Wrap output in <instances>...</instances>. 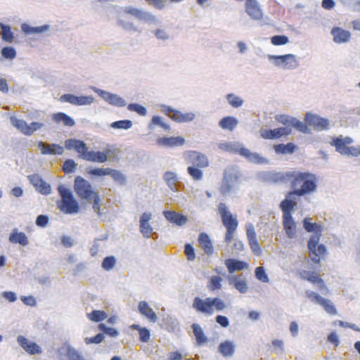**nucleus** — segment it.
<instances>
[{
  "label": "nucleus",
  "mask_w": 360,
  "mask_h": 360,
  "mask_svg": "<svg viewBox=\"0 0 360 360\" xmlns=\"http://www.w3.org/2000/svg\"><path fill=\"white\" fill-rule=\"evenodd\" d=\"M65 147L68 150H75L80 158L92 162H105L110 152L109 149H105L103 151L89 150L83 141L73 139L66 140Z\"/></svg>",
  "instance_id": "3"
},
{
  "label": "nucleus",
  "mask_w": 360,
  "mask_h": 360,
  "mask_svg": "<svg viewBox=\"0 0 360 360\" xmlns=\"http://www.w3.org/2000/svg\"><path fill=\"white\" fill-rule=\"evenodd\" d=\"M225 265L230 274H232L236 271H240L247 269L248 267V265L246 262L234 259H226Z\"/></svg>",
  "instance_id": "30"
},
{
  "label": "nucleus",
  "mask_w": 360,
  "mask_h": 360,
  "mask_svg": "<svg viewBox=\"0 0 360 360\" xmlns=\"http://www.w3.org/2000/svg\"><path fill=\"white\" fill-rule=\"evenodd\" d=\"M230 283H233L234 287L241 293H245L248 290V285L245 279L233 276L230 278Z\"/></svg>",
  "instance_id": "39"
},
{
  "label": "nucleus",
  "mask_w": 360,
  "mask_h": 360,
  "mask_svg": "<svg viewBox=\"0 0 360 360\" xmlns=\"http://www.w3.org/2000/svg\"><path fill=\"white\" fill-rule=\"evenodd\" d=\"M218 211L221 216L222 224L226 228L224 242L229 244L233 240L235 233L238 226V221L236 216H233L223 202L219 204Z\"/></svg>",
  "instance_id": "6"
},
{
  "label": "nucleus",
  "mask_w": 360,
  "mask_h": 360,
  "mask_svg": "<svg viewBox=\"0 0 360 360\" xmlns=\"http://www.w3.org/2000/svg\"><path fill=\"white\" fill-rule=\"evenodd\" d=\"M218 349L223 356L229 357L233 355L235 352V345L233 342L226 340L219 344Z\"/></svg>",
  "instance_id": "31"
},
{
  "label": "nucleus",
  "mask_w": 360,
  "mask_h": 360,
  "mask_svg": "<svg viewBox=\"0 0 360 360\" xmlns=\"http://www.w3.org/2000/svg\"><path fill=\"white\" fill-rule=\"evenodd\" d=\"M164 179L166 181L167 184L172 189H173V187L174 186V185L177 181V176L173 172H167L164 174Z\"/></svg>",
  "instance_id": "49"
},
{
  "label": "nucleus",
  "mask_w": 360,
  "mask_h": 360,
  "mask_svg": "<svg viewBox=\"0 0 360 360\" xmlns=\"http://www.w3.org/2000/svg\"><path fill=\"white\" fill-rule=\"evenodd\" d=\"M238 153L245 157L248 160L251 162L257 163V164H263L266 162L265 158L261 157L257 153H252L250 150L245 148H241L238 150Z\"/></svg>",
  "instance_id": "28"
},
{
  "label": "nucleus",
  "mask_w": 360,
  "mask_h": 360,
  "mask_svg": "<svg viewBox=\"0 0 360 360\" xmlns=\"http://www.w3.org/2000/svg\"><path fill=\"white\" fill-rule=\"evenodd\" d=\"M288 37L285 35H275L271 38V42L274 46H281L288 43Z\"/></svg>",
  "instance_id": "51"
},
{
  "label": "nucleus",
  "mask_w": 360,
  "mask_h": 360,
  "mask_svg": "<svg viewBox=\"0 0 360 360\" xmlns=\"http://www.w3.org/2000/svg\"><path fill=\"white\" fill-rule=\"evenodd\" d=\"M305 294L307 298L320 304L328 314L331 315L337 314V309L330 300L322 297L318 293L311 290H307Z\"/></svg>",
  "instance_id": "9"
},
{
  "label": "nucleus",
  "mask_w": 360,
  "mask_h": 360,
  "mask_svg": "<svg viewBox=\"0 0 360 360\" xmlns=\"http://www.w3.org/2000/svg\"><path fill=\"white\" fill-rule=\"evenodd\" d=\"M238 124L236 118L227 116L223 117L219 122V126L224 130L233 131Z\"/></svg>",
  "instance_id": "32"
},
{
  "label": "nucleus",
  "mask_w": 360,
  "mask_h": 360,
  "mask_svg": "<svg viewBox=\"0 0 360 360\" xmlns=\"http://www.w3.org/2000/svg\"><path fill=\"white\" fill-rule=\"evenodd\" d=\"M271 179L274 183H288L291 191L288 196L302 197L316 191L318 188V176L309 171L291 170L285 172L272 174Z\"/></svg>",
  "instance_id": "1"
},
{
  "label": "nucleus",
  "mask_w": 360,
  "mask_h": 360,
  "mask_svg": "<svg viewBox=\"0 0 360 360\" xmlns=\"http://www.w3.org/2000/svg\"><path fill=\"white\" fill-rule=\"evenodd\" d=\"M255 276L258 280H259L264 283L269 282V277H268L267 274H266L264 267H262V266H259V267L256 268Z\"/></svg>",
  "instance_id": "54"
},
{
  "label": "nucleus",
  "mask_w": 360,
  "mask_h": 360,
  "mask_svg": "<svg viewBox=\"0 0 360 360\" xmlns=\"http://www.w3.org/2000/svg\"><path fill=\"white\" fill-rule=\"evenodd\" d=\"M200 169L201 168L198 167L189 166L187 168V172L193 180L200 181L203 178V172Z\"/></svg>",
  "instance_id": "43"
},
{
  "label": "nucleus",
  "mask_w": 360,
  "mask_h": 360,
  "mask_svg": "<svg viewBox=\"0 0 360 360\" xmlns=\"http://www.w3.org/2000/svg\"><path fill=\"white\" fill-rule=\"evenodd\" d=\"M187 161L188 163L192 165L191 166L200 168H205L209 165V160L207 158L205 155L197 151L189 152L187 157Z\"/></svg>",
  "instance_id": "14"
},
{
  "label": "nucleus",
  "mask_w": 360,
  "mask_h": 360,
  "mask_svg": "<svg viewBox=\"0 0 360 360\" xmlns=\"http://www.w3.org/2000/svg\"><path fill=\"white\" fill-rule=\"evenodd\" d=\"M191 327L193 328V334L195 337L197 343L199 345H201L207 342V338L205 335L202 328L197 323H193Z\"/></svg>",
  "instance_id": "38"
},
{
  "label": "nucleus",
  "mask_w": 360,
  "mask_h": 360,
  "mask_svg": "<svg viewBox=\"0 0 360 360\" xmlns=\"http://www.w3.org/2000/svg\"><path fill=\"white\" fill-rule=\"evenodd\" d=\"M291 124V127H294L295 129H297L298 131L301 132L307 133L309 131L307 124L295 118L292 119Z\"/></svg>",
  "instance_id": "55"
},
{
  "label": "nucleus",
  "mask_w": 360,
  "mask_h": 360,
  "mask_svg": "<svg viewBox=\"0 0 360 360\" xmlns=\"http://www.w3.org/2000/svg\"><path fill=\"white\" fill-rule=\"evenodd\" d=\"M129 328L131 329L138 330L139 335V340L141 342H148L150 340V333L147 328L141 327L139 324H132Z\"/></svg>",
  "instance_id": "35"
},
{
  "label": "nucleus",
  "mask_w": 360,
  "mask_h": 360,
  "mask_svg": "<svg viewBox=\"0 0 360 360\" xmlns=\"http://www.w3.org/2000/svg\"><path fill=\"white\" fill-rule=\"evenodd\" d=\"M9 240L12 243H18L22 246L28 244V239L23 232L13 231L9 236Z\"/></svg>",
  "instance_id": "36"
},
{
  "label": "nucleus",
  "mask_w": 360,
  "mask_h": 360,
  "mask_svg": "<svg viewBox=\"0 0 360 360\" xmlns=\"http://www.w3.org/2000/svg\"><path fill=\"white\" fill-rule=\"evenodd\" d=\"M110 127L114 129H128L132 127V122L129 120H119L112 122Z\"/></svg>",
  "instance_id": "47"
},
{
  "label": "nucleus",
  "mask_w": 360,
  "mask_h": 360,
  "mask_svg": "<svg viewBox=\"0 0 360 360\" xmlns=\"http://www.w3.org/2000/svg\"><path fill=\"white\" fill-rule=\"evenodd\" d=\"M21 29L26 34H39L46 31L49 29V25H44L39 27H31L27 24H22Z\"/></svg>",
  "instance_id": "41"
},
{
  "label": "nucleus",
  "mask_w": 360,
  "mask_h": 360,
  "mask_svg": "<svg viewBox=\"0 0 360 360\" xmlns=\"http://www.w3.org/2000/svg\"><path fill=\"white\" fill-rule=\"evenodd\" d=\"M221 281L222 278L220 276H213L210 278L207 287L210 290L212 291L219 290L221 288Z\"/></svg>",
  "instance_id": "45"
},
{
  "label": "nucleus",
  "mask_w": 360,
  "mask_h": 360,
  "mask_svg": "<svg viewBox=\"0 0 360 360\" xmlns=\"http://www.w3.org/2000/svg\"><path fill=\"white\" fill-rule=\"evenodd\" d=\"M115 264V259L112 256L105 257L102 262V267L105 270L111 269Z\"/></svg>",
  "instance_id": "63"
},
{
  "label": "nucleus",
  "mask_w": 360,
  "mask_h": 360,
  "mask_svg": "<svg viewBox=\"0 0 360 360\" xmlns=\"http://www.w3.org/2000/svg\"><path fill=\"white\" fill-rule=\"evenodd\" d=\"M275 139L281 138L283 136H287L291 133V128L288 127H279L273 129Z\"/></svg>",
  "instance_id": "56"
},
{
  "label": "nucleus",
  "mask_w": 360,
  "mask_h": 360,
  "mask_svg": "<svg viewBox=\"0 0 360 360\" xmlns=\"http://www.w3.org/2000/svg\"><path fill=\"white\" fill-rule=\"evenodd\" d=\"M139 311L141 314L146 316L150 322L155 323L158 319L155 312L146 301H141L139 303Z\"/></svg>",
  "instance_id": "27"
},
{
  "label": "nucleus",
  "mask_w": 360,
  "mask_h": 360,
  "mask_svg": "<svg viewBox=\"0 0 360 360\" xmlns=\"http://www.w3.org/2000/svg\"><path fill=\"white\" fill-rule=\"evenodd\" d=\"M89 319L94 322H99L107 318V314L104 311L94 310L88 314Z\"/></svg>",
  "instance_id": "44"
},
{
  "label": "nucleus",
  "mask_w": 360,
  "mask_h": 360,
  "mask_svg": "<svg viewBox=\"0 0 360 360\" xmlns=\"http://www.w3.org/2000/svg\"><path fill=\"white\" fill-rule=\"evenodd\" d=\"M247 238L248 240V244L251 250L253 253L257 256L262 255V250L260 245L257 240V236L255 231V229L252 226H250L247 229Z\"/></svg>",
  "instance_id": "16"
},
{
  "label": "nucleus",
  "mask_w": 360,
  "mask_h": 360,
  "mask_svg": "<svg viewBox=\"0 0 360 360\" xmlns=\"http://www.w3.org/2000/svg\"><path fill=\"white\" fill-rule=\"evenodd\" d=\"M239 179L237 173L232 171H226L221 185V192L222 193H229L236 186Z\"/></svg>",
  "instance_id": "11"
},
{
  "label": "nucleus",
  "mask_w": 360,
  "mask_h": 360,
  "mask_svg": "<svg viewBox=\"0 0 360 360\" xmlns=\"http://www.w3.org/2000/svg\"><path fill=\"white\" fill-rule=\"evenodd\" d=\"M184 252L187 257L188 260L193 261L195 258V254L194 251V248L191 244H186Z\"/></svg>",
  "instance_id": "64"
},
{
  "label": "nucleus",
  "mask_w": 360,
  "mask_h": 360,
  "mask_svg": "<svg viewBox=\"0 0 360 360\" xmlns=\"http://www.w3.org/2000/svg\"><path fill=\"white\" fill-rule=\"evenodd\" d=\"M61 199L58 201L57 205L60 210L65 214L77 213L79 211L78 202L74 199L72 193L63 185L58 187Z\"/></svg>",
  "instance_id": "7"
},
{
  "label": "nucleus",
  "mask_w": 360,
  "mask_h": 360,
  "mask_svg": "<svg viewBox=\"0 0 360 360\" xmlns=\"http://www.w3.org/2000/svg\"><path fill=\"white\" fill-rule=\"evenodd\" d=\"M1 55L4 58L13 59L16 56V51L13 47H4L1 49Z\"/></svg>",
  "instance_id": "53"
},
{
  "label": "nucleus",
  "mask_w": 360,
  "mask_h": 360,
  "mask_svg": "<svg viewBox=\"0 0 360 360\" xmlns=\"http://www.w3.org/2000/svg\"><path fill=\"white\" fill-rule=\"evenodd\" d=\"M163 214L167 221L179 226H183L188 221L186 216L179 214L175 211H164Z\"/></svg>",
  "instance_id": "17"
},
{
  "label": "nucleus",
  "mask_w": 360,
  "mask_h": 360,
  "mask_svg": "<svg viewBox=\"0 0 360 360\" xmlns=\"http://www.w3.org/2000/svg\"><path fill=\"white\" fill-rule=\"evenodd\" d=\"M115 181L123 185L125 184L126 178L124 175L120 171L110 168L109 174Z\"/></svg>",
  "instance_id": "46"
},
{
  "label": "nucleus",
  "mask_w": 360,
  "mask_h": 360,
  "mask_svg": "<svg viewBox=\"0 0 360 360\" xmlns=\"http://www.w3.org/2000/svg\"><path fill=\"white\" fill-rule=\"evenodd\" d=\"M74 188L81 199L87 201L93 200V208L97 214H100L101 199L98 193L93 191L91 184L82 176H78L75 179Z\"/></svg>",
  "instance_id": "4"
},
{
  "label": "nucleus",
  "mask_w": 360,
  "mask_h": 360,
  "mask_svg": "<svg viewBox=\"0 0 360 360\" xmlns=\"http://www.w3.org/2000/svg\"><path fill=\"white\" fill-rule=\"evenodd\" d=\"M198 241L200 248L207 255H211L213 254L214 248L212 242L207 233H200Z\"/></svg>",
  "instance_id": "24"
},
{
  "label": "nucleus",
  "mask_w": 360,
  "mask_h": 360,
  "mask_svg": "<svg viewBox=\"0 0 360 360\" xmlns=\"http://www.w3.org/2000/svg\"><path fill=\"white\" fill-rule=\"evenodd\" d=\"M128 109L130 111H135L139 115H142V116L146 115L147 113V110H146V108H144L143 106H142L139 104H137V103L129 104L128 105Z\"/></svg>",
  "instance_id": "57"
},
{
  "label": "nucleus",
  "mask_w": 360,
  "mask_h": 360,
  "mask_svg": "<svg viewBox=\"0 0 360 360\" xmlns=\"http://www.w3.org/2000/svg\"><path fill=\"white\" fill-rule=\"evenodd\" d=\"M124 12L130 14L139 20L146 21H155V17L148 13L144 12L140 9L134 7H127L124 9Z\"/></svg>",
  "instance_id": "19"
},
{
  "label": "nucleus",
  "mask_w": 360,
  "mask_h": 360,
  "mask_svg": "<svg viewBox=\"0 0 360 360\" xmlns=\"http://www.w3.org/2000/svg\"><path fill=\"white\" fill-rule=\"evenodd\" d=\"M193 308L196 311L210 316L215 311H220L226 308L225 302L219 297H207L202 299L195 297L193 302Z\"/></svg>",
  "instance_id": "5"
},
{
  "label": "nucleus",
  "mask_w": 360,
  "mask_h": 360,
  "mask_svg": "<svg viewBox=\"0 0 360 360\" xmlns=\"http://www.w3.org/2000/svg\"><path fill=\"white\" fill-rule=\"evenodd\" d=\"M226 99L229 103L233 108H239L243 103V100L233 94H227Z\"/></svg>",
  "instance_id": "48"
},
{
  "label": "nucleus",
  "mask_w": 360,
  "mask_h": 360,
  "mask_svg": "<svg viewBox=\"0 0 360 360\" xmlns=\"http://www.w3.org/2000/svg\"><path fill=\"white\" fill-rule=\"evenodd\" d=\"M18 342L30 354H40L41 352L40 347L36 343L29 341L24 336H18Z\"/></svg>",
  "instance_id": "18"
},
{
  "label": "nucleus",
  "mask_w": 360,
  "mask_h": 360,
  "mask_svg": "<svg viewBox=\"0 0 360 360\" xmlns=\"http://www.w3.org/2000/svg\"><path fill=\"white\" fill-rule=\"evenodd\" d=\"M1 29V38L3 41L7 43H12L14 40L13 33L11 32V27L3 23H0Z\"/></svg>",
  "instance_id": "40"
},
{
  "label": "nucleus",
  "mask_w": 360,
  "mask_h": 360,
  "mask_svg": "<svg viewBox=\"0 0 360 360\" xmlns=\"http://www.w3.org/2000/svg\"><path fill=\"white\" fill-rule=\"evenodd\" d=\"M352 143V139L350 137H345L344 139L336 137L333 139L330 144L335 146L336 150L342 155L359 156L360 155V147H349L348 145Z\"/></svg>",
  "instance_id": "8"
},
{
  "label": "nucleus",
  "mask_w": 360,
  "mask_h": 360,
  "mask_svg": "<svg viewBox=\"0 0 360 360\" xmlns=\"http://www.w3.org/2000/svg\"><path fill=\"white\" fill-rule=\"evenodd\" d=\"M29 179L30 183L35 187L36 189H37L41 184L45 186V181L37 174H33L31 176H29Z\"/></svg>",
  "instance_id": "60"
},
{
  "label": "nucleus",
  "mask_w": 360,
  "mask_h": 360,
  "mask_svg": "<svg viewBox=\"0 0 360 360\" xmlns=\"http://www.w3.org/2000/svg\"><path fill=\"white\" fill-rule=\"evenodd\" d=\"M269 58L274 60L276 66L285 70L295 69L298 66L295 56L292 54L270 56Z\"/></svg>",
  "instance_id": "10"
},
{
  "label": "nucleus",
  "mask_w": 360,
  "mask_h": 360,
  "mask_svg": "<svg viewBox=\"0 0 360 360\" xmlns=\"http://www.w3.org/2000/svg\"><path fill=\"white\" fill-rule=\"evenodd\" d=\"M305 121L308 125L314 127L316 130L321 131L328 128V121L316 115L307 113Z\"/></svg>",
  "instance_id": "15"
},
{
  "label": "nucleus",
  "mask_w": 360,
  "mask_h": 360,
  "mask_svg": "<svg viewBox=\"0 0 360 360\" xmlns=\"http://www.w3.org/2000/svg\"><path fill=\"white\" fill-rule=\"evenodd\" d=\"M29 179L30 183L35 187L36 189H37L41 184L45 186V181L37 174H33L31 176H29Z\"/></svg>",
  "instance_id": "61"
},
{
  "label": "nucleus",
  "mask_w": 360,
  "mask_h": 360,
  "mask_svg": "<svg viewBox=\"0 0 360 360\" xmlns=\"http://www.w3.org/2000/svg\"><path fill=\"white\" fill-rule=\"evenodd\" d=\"M295 146L292 143H288L287 144H278L275 146V151L277 153H292L295 151Z\"/></svg>",
  "instance_id": "42"
},
{
  "label": "nucleus",
  "mask_w": 360,
  "mask_h": 360,
  "mask_svg": "<svg viewBox=\"0 0 360 360\" xmlns=\"http://www.w3.org/2000/svg\"><path fill=\"white\" fill-rule=\"evenodd\" d=\"M157 143L159 146L166 147H174L183 146L185 143V139L181 136L176 137H163L157 140Z\"/></svg>",
  "instance_id": "23"
},
{
  "label": "nucleus",
  "mask_w": 360,
  "mask_h": 360,
  "mask_svg": "<svg viewBox=\"0 0 360 360\" xmlns=\"http://www.w3.org/2000/svg\"><path fill=\"white\" fill-rule=\"evenodd\" d=\"M52 120L56 123L63 122L65 126L72 127L75 122L74 120L64 112H57L52 115Z\"/></svg>",
  "instance_id": "33"
},
{
  "label": "nucleus",
  "mask_w": 360,
  "mask_h": 360,
  "mask_svg": "<svg viewBox=\"0 0 360 360\" xmlns=\"http://www.w3.org/2000/svg\"><path fill=\"white\" fill-rule=\"evenodd\" d=\"M170 118L177 122H188L194 120L195 114L193 112L182 113L175 110Z\"/></svg>",
  "instance_id": "34"
},
{
  "label": "nucleus",
  "mask_w": 360,
  "mask_h": 360,
  "mask_svg": "<svg viewBox=\"0 0 360 360\" xmlns=\"http://www.w3.org/2000/svg\"><path fill=\"white\" fill-rule=\"evenodd\" d=\"M100 96L109 104L117 107H123L126 105L124 100L116 94L101 91Z\"/></svg>",
  "instance_id": "26"
},
{
  "label": "nucleus",
  "mask_w": 360,
  "mask_h": 360,
  "mask_svg": "<svg viewBox=\"0 0 360 360\" xmlns=\"http://www.w3.org/2000/svg\"><path fill=\"white\" fill-rule=\"evenodd\" d=\"M94 97L91 96H77L76 105H90L94 102Z\"/></svg>",
  "instance_id": "58"
},
{
  "label": "nucleus",
  "mask_w": 360,
  "mask_h": 360,
  "mask_svg": "<svg viewBox=\"0 0 360 360\" xmlns=\"http://www.w3.org/2000/svg\"><path fill=\"white\" fill-rule=\"evenodd\" d=\"M302 278L307 280L312 284H317L319 289L321 290H326V293L328 292V289L326 287L324 281L320 277L318 273L310 271H302L300 273Z\"/></svg>",
  "instance_id": "13"
},
{
  "label": "nucleus",
  "mask_w": 360,
  "mask_h": 360,
  "mask_svg": "<svg viewBox=\"0 0 360 360\" xmlns=\"http://www.w3.org/2000/svg\"><path fill=\"white\" fill-rule=\"evenodd\" d=\"M98 328L111 337H116L118 335V332L116 329L107 327L104 323H100Z\"/></svg>",
  "instance_id": "62"
},
{
  "label": "nucleus",
  "mask_w": 360,
  "mask_h": 360,
  "mask_svg": "<svg viewBox=\"0 0 360 360\" xmlns=\"http://www.w3.org/2000/svg\"><path fill=\"white\" fill-rule=\"evenodd\" d=\"M283 225L287 236L293 238L296 236V223L292 217H283Z\"/></svg>",
  "instance_id": "29"
},
{
  "label": "nucleus",
  "mask_w": 360,
  "mask_h": 360,
  "mask_svg": "<svg viewBox=\"0 0 360 360\" xmlns=\"http://www.w3.org/2000/svg\"><path fill=\"white\" fill-rule=\"evenodd\" d=\"M295 198V196L288 197L287 193L285 198L281 202L280 208L283 212V217H292V212L296 205Z\"/></svg>",
  "instance_id": "20"
},
{
  "label": "nucleus",
  "mask_w": 360,
  "mask_h": 360,
  "mask_svg": "<svg viewBox=\"0 0 360 360\" xmlns=\"http://www.w3.org/2000/svg\"><path fill=\"white\" fill-rule=\"evenodd\" d=\"M303 226L307 232L313 233L308 241L307 248L311 259L315 264H319L321 257H324L327 252L326 246L319 243L322 235L323 227L317 223H311L308 217L303 220Z\"/></svg>",
  "instance_id": "2"
},
{
  "label": "nucleus",
  "mask_w": 360,
  "mask_h": 360,
  "mask_svg": "<svg viewBox=\"0 0 360 360\" xmlns=\"http://www.w3.org/2000/svg\"><path fill=\"white\" fill-rule=\"evenodd\" d=\"M77 167V164L73 160L69 159L65 161L63 170L66 174H70L73 172Z\"/></svg>",
  "instance_id": "52"
},
{
  "label": "nucleus",
  "mask_w": 360,
  "mask_h": 360,
  "mask_svg": "<svg viewBox=\"0 0 360 360\" xmlns=\"http://www.w3.org/2000/svg\"><path fill=\"white\" fill-rule=\"evenodd\" d=\"M246 13L255 20H260L263 18V12L257 0H247L245 3Z\"/></svg>",
  "instance_id": "12"
},
{
  "label": "nucleus",
  "mask_w": 360,
  "mask_h": 360,
  "mask_svg": "<svg viewBox=\"0 0 360 360\" xmlns=\"http://www.w3.org/2000/svg\"><path fill=\"white\" fill-rule=\"evenodd\" d=\"M11 124L23 134L30 136V131H28V124L25 120H19L15 117H11Z\"/></svg>",
  "instance_id": "37"
},
{
  "label": "nucleus",
  "mask_w": 360,
  "mask_h": 360,
  "mask_svg": "<svg viewBox=\"0 0 360 360\" xmlns=\"http://www.w3.org/2000/svg\"><path fill=\"white\" fill-rule=\"evenodd\" d=\"M38 148L43 155H62L64 152L63 148L60 145L55 143L45 145L42 141L38 143Z\"/></svg>",
  "instance_id": "22"
},
{
  "label": "nucleus",
  "mask_w": 360,
  "mask_h": 360,
  "mask_svg": "<svg viewBox=\"0 0 360 360\" xmlns=\"http://www.w3.org/2000/svg\"><path fill=\"white\" fill-rule=\"evenodd\" d=\"M151 219V214L144 212L140 219V231L146 238L150 237L153 232V228L149 224Z\"/></svg>",
  "instance_id": "25"
},
{
  "label": "nucleus",
  "mask_w": 360,
  "mask_h": 360,
  "mask_svg": "<svg viewBox=\"0 0 360 360\" xmlns=\"http://www.w3.org/2000/svg\"><path fill=\"white\" fill-rule=\"evenodd\" d=\"M331 34L333 37V41L337 44H342L348 41L351 37L349 31L343 30L339 27H335L331 30Z\"/></svg>",
  "instance_id": "21"
},
{
  "label": "nucleus",
  "mask_w": 360,
  "mask_h": 360,
  "mask_svg": "<svg viewBox=\"0 0 360 360\" xmlns=\"http://www.w3.org/2000/svg\"><path fill=\"white\" fill-rule=\"evenodd\" d=\"M109 170H110V168L107 167V168H94V169H91L88 171V174L90 175V176H106V175H108L109 174Z\"/></svg>",
  "instance_id": "50"
},
{
  "label": "nucleus",
  "mask_w": 360,
  "mask_h": 360,
  "mask_svg": "<svg viewBox=\"0 0 360 360\" xmlns=\"http://www.w3.org/2000/svg\"><path fill=\"white\" fill-rule=\"evenodd\" d=\"M29 179L30 183L35 187L36 189H37L41 184L45 186V181L37 174H33L31 176H29Z\"/></svg>",
  "instance_id": "59"
}]
</instances>
